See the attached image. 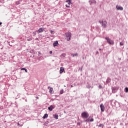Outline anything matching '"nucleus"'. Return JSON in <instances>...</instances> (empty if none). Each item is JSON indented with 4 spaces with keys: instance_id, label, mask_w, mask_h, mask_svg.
<instances>
[{
    "instance_id": "f257e3e1",
    "label": "nucleus",
    "mask_w": 128,
    "mask_h": 128,
    "mask_svg": "<svg viewBox=\"0 0 128 128\" xmlns=\"http://www.w3.org/2000/svg\"><path fill=\"white\" fill-rule=\"evenodd\" d=\"M65 38L69 42V40H70V38H72V34L70 32H68L64 34Z\"/></svg>"
},
{
    "instance_id": "f03ea898",
    "label": "nucleus",
    "mask_w": 128,
    "mask_h": 128,
    "mask_svg": "<svg viewBox=\"0 0 128 128\" xmlns=\"http://www.w3.org/2000/svg\"><path fill=\"white\" fill-rule=\"evenodd\" d=\"M99 22L101 24L102 28H106L108 26V22L106 20H100Z\"/></svg>"
},
{
    "instance_id": "7ed1b4c3",
    "label": "nucleus",
    "mask_w": 128,
    "mask_h": 128,
    "mask_svg": "<svg viewBox=\"0 0 128 128\" xmlns=\"http://www.w3.org/2000/svg\"><path fill=\"white\" fill-rule=\"evenodd\" d=\"M106 40H107V42H108V44H112L113 45L114 42V41L112 40H110V38L106 37L105 38Z\"/></svg>"
},
{
    "instance_id": "20e7f679",
    "label": "nucleus",
    "mask_w": 128,
    "mask_h": 128,
    "mask_svg": "<svg viewBox=\"0 0 128 128\" xmlns=\"http://www.w3.org/2000/svg\"><path fill=\"white\" fill-rule=\"evenodd\" d=\"M82 118H88V114L86 112L82 113Z\"/></svg>"
},
{
    "instance_id": "39448f33",
    "label": "nucleus",
    "mask_w": 128,
    "mask_h": 128,
    "mask_svg": "<svg viewBox=\"0 0 128 128\" xmlns=\"http://www.w3.org/2000/svg\"><path fill=\"white\" fill-rule=\"evenodd\" d=\"M48 89L50 90L49 92L50 94H54V89L52 88L50 86H48Z\"/></svg>"
},
{
    "instance_id": "423d86ee",
    "label": "nucleus",
    "mask_w": 128,
    "mask_h": 128,
    "mask_svg": "<svg viewBox=\"0 0 128 128\" xmlns=\"http://www.w3.org/2000/svg\"><path fill=\"white\" fill-rule=\"evenodd\" d=\"M66 2H67V4H68L66 5V8H70V4L71 2H72V0H67L66 1Z\"/></svg>"
},
{
    "instance_id": "0eeeda50",
    "label": "nucleus",
    "mask_w": 128,
    "mask_h": 128,
    "mask_svg": "<svg viewBox=\"0 0 128 128\" xmlns=\"http://www.w3.org/2000/svg\"><path fill=\"white\" fill-rule=\"evenodd\" d=\"M116 8L118 10H122L124 8L118 5L116 6Z\"/></svg>"
},
{
    "instance_id": "6e6552de",
    "label": "nucleus",
    "mask_w": 128,
    "mask_h": 128,
    "mask_svg": "<svg viewBox=\"0 0 128 128\" xmlns=\"http://www.w3.org/2000/svg\"><path fill=\"white\" fill-rule=\"evenodd\" d=\"M44 28H40L39 30L36 31V32H38V34H40V32H44Z\"/></svg>"
},
{
    "instance_id": "1a4fd4ad",
    "label": "nucleus",
    "mask_w": 128,
    "mask_h": 128,
    "mask_svg": "<svg viewBox=\"0 0 128 128\" xmlns=\"http://www.w3.org/2000/svg\"><path fill=\"white\" fill-rule=\"evenodd\" d=\"M100 108H101V111L102 112H104V104H101L100 105Z\"/></svg>"
},
{
    "instance_id": "9d476101",
    "label": "nucleus",
    "mask_w": 128,
    "mask_h": 128,
    "mask_svg": "<svg viewBox=\"0 0 128 128\" xmlns=\"http://www.w3.org/2000/svg\"><path fill=\"white\" fill-rule=\"evenodd\" d=\"M64 72V68L60 67V74H62Z\"/></svg>"
},
{
    "instance_id": "9b49d317",
    "label": "nucleus",
    "mask_w": 128,
    "mask_h": 128,
    "mask_svg": "<svg viewBox=\"0 0 128 128\" xmlns=\"http://www.w3.org/2000/svg\"><path fill=\"white\" fill-rule=\"evenodd\" d=\"M53 46L54 48H55V46H58V42L56 41L55 42H54L53 43Z\"/></svg>"
},
{
    "instance_id": "f8f14e48",
    "label": "nucleus",
    "mask_w": 128,
    "mask_h": 128,
    "mask_svg": "<svg viewBox=\"0 0 128 128\" xmlns=\"http://www.w3.org/2000/svg\"><path fill=\"white\" fill-rule=\"evenodd\" d=\"M53 108H54V106L52 105L50 106V107L48 108V110H50V112H52Z\"/></svg>"
},
{
    "instance_id": "ddd939ff",
    "label": "nucleus",
    "mask_w": 128,
    "mask_h": 128,
    "mask_svg": "<svg viewBox=\"0 0 128 128\" xmlns=\"http://www.w3.org/2000/svg\"><path fill=\"white\" fill-rule=\"evenodd\" d=\"M86 122H94V118H89L86 120Z\"/></svg>"
},
{
    "instance_id": "4468645a",
    "label": "nucleus",
    "mask_w": 128,
    "mask_h": 128,
    "mask_svg": "<svg viewBox=\"0 0 128 128\" xmlns=\"http://www.w3.org/2000/svg\"><path fill=\"white\" fill-rule=\"evenodd\" d=\"M89 2H90V4H96V2L95 0H90L89 1Z\"/></svg>"
},
{
    "instance_id": "2eb2a0df",
    "label": "nucleus",
    "mask_w": 128,
    "mask_h": 128,
    "mask_svg": "<svg viewBox=\"0 0 128 128\" xmlns=\"http://www.w3.org/2000/svg\"><path fill=\"white\" fill-rule=\"evenodd\" d=\"M54 118H55L56 120H58V114L54 115Z\"/></svg>"
},
{
    "instance_id": "dca6fc26",
    "label": "nucleus",
    "mask_w": 128,
    "mask_h": 128,
    "mask_svg": "<svg viewBox=\"0 0 128 128\" xmlns=\"http://www.w3.org/2000/svg\"><path fill=\"white\" fill-rule=\"evenodd\" d=\"M48 116V115L47 114H44V115L43 116V118H46Z\"/></svg>"
},
{
    "instance_id": "f3484780",
    "label": "nucleus",
    "mask_w": 128,
    "mask_h": 128,
    "mask_svg": "<svg viewBox=\"0 0 128 128\" xmlns=\"http://www.w3.org/2000/svg\"><path fill=\"white\" fill-rule=\"evenodd\" d=\"M21 70H25L26 72H28V70L26 68H21Z\"/></svg>"
},
{
    "instance_id": "a211bd4d",
    "label": "nucleus",
    "mask_w": 128,
    "mask_h": 128,
    "mask_svg": "<svg viewBox=\"0 0 128 128\" xmlns=\"http://www.w3.org/2000/svg\"><path fill=\"white\" fill-rule=\"evenodd\" d=\"M76 56H78V53H75V54H72V56H73V57Z\"/></svg>"
},
{
    "instance_id": "6ab92c4d",
    "label": "nucleus",
    "mask_w": 128,
    "mask_h": 128,
    "mask_svg": "<svg viewBox=\"0 0 128 128\" xmlns=\"http://www.w3.org/2000/svg\"><path fill=\"white\" fill-rule=\"evenodd\" d=\"M60 94H64V89L60 90Z\"/></svg>"
},
{
    "instance_id": "aec40b11",
    "label": "nucleus",
    "mask_w": 128,
    "mask_h": 128,
    "mask_svg": "<svg viewBox=\"0 0 128 128\" xmlns=\"http://www.w3.org/2000/svg\"><path fill=\"white\" fill-rule=\"evenodd\" d=\"M50 34H54V31L52 30H50Z\"/></svg>"
},
{
    "instance_id": "412c9836",
    "label": "nucleus",
    "mask_w": 128,
    "mask_h": 128,
    "mask_svg": "<svg viewBox=\"0 0 128 128\" xmlns=\"http://www.w3.org/2000/svg\"><path fill=\"white\" fill-rule=\"evenodd\" d=\"M60 56H63L64 58V56H66V54H62Z\"/></svg>"
},
{
    "instance_id": "4be33fe9",
    "label": "nucleus",
    "mask_w": 128,
    "mask_h": 128,
    "mask_svg": "<svg viewBox=\"0 0 128 128\" xmlns=\"http://www.w3.org/2000/svg\"><path fill=\"white\" fill-rule=\"evenodd\" d=\"M125 91H126V92H128V88H125Z\"/></svg>"
},
{
    "instance_id": "5701e85b",
    "label": "nucleus",
    "mask_w": 128,
    "mask_h": 128,
    "mask_svg": "<svg viewBox=\"0 0 128 128\" xmlns=\"http://www.w3.org/2000/svg\"><path fill=\"white\" fill-rule=\"evenodd\" d=\"M33 34H34V36H36V32H33Z\"/></svg>"
},
{
    "instance_id": "b1692460",
    "label": "nucleus",
    "mask_w": 128,
    "mask_h": 128,
    "mask_svg": "<svg viewBox=\"0 0 128 128\" xmlns=\"http://www.w3.org/2000/svg\"><path fill=\"white\" fill-rule=\"evenodd\" d=\"M120 46H124V43L122 42H120Z\"/></svg>"
},
{
    "instance_id": "393cba45",
    "label": "nucleus",
    "mask_w": 128,
    "mask_h": 128,
    "mask_svg": "<svg viewBox=\"0 0 128 128\" xmlns=\"http://www.w3.org/2000/svg\"><path fill=\"white\" fill-rule=\"evenodd\" d=\"M16 4H20V1L16 2Z\"/></svg>"
},
{
    "instance_id": "a878e982",
    "label": "nucleus",
    "mask_w": 128,
    "mask_h": 128,
    "mask_svg": "<svg viewBox=\"0 0 128 128\" xmlns=\"http://www.w3.org/2000/svg\"><path fill=\"white\" fill-rule=\"evenodd\" d=\"M98 126L100 127V126H104V125H102V124H100Z\"/></svg>"
},
{
    "instance_id": "bb28decb",
    "label": "nucleus",
    "mask_w": 128,
    "mask_h": 128,
    "mask_svg": "<svg viewBox=\"0 0 128 128\" xmlns=\"http://www.w3.org/2000/svg\"><path fill=\"white\" fill-rule=\"evenodd\" d=\"M50 54H52V51H50Z\"/></svg>"
},
{
    "instance_id": "cd10ccee",
    "label": "nucleus",
    "mask_w": 128,
    "mask_h": 128,
    "mask_svg": "<svg viewBox=\"0 0 128 128\" xmlns=\"http://www.w3.org/2000/svg\"><path fill=\"white\" fill-rule=\"evenodd\" d=\"M38 56H40V54H41V53H40V52H38Z\"/></svg>"
},
{
    "instance_id": "c85d7f7f",
    "label": "nucleus",
    "mask_w": 128,
    "mask_h": 128,
    "mask_svg": "<svg viewBox=\"0 0 128 128\" xmlns=\"http://www.w3.org/2000/svg\"><path fill=\"white\" fill-rule=\"evenodd\" d=\"M99 88H102V86H101V85H99Z\"/></svg>"
},
{
    "instance_id": "c756f323",
    "label": "nucleus",
    "mask_w": 128,
    "mask_h": 128,
    "mask_svg": "<svg viewBox=\"0 0 128 128\" xmlns=\"http://www.w3.org/2000/svg\"><path fill=\"white\" fill-rule=\"evenodd\" d=\"M18 126H20L19 122L18 123Z\"/></svg>"
},
{
    "instance_id": "7c9ffc66",
    "label": "nucleus",
    "mask_w": 128,
    "mask_h": 128,
    "mask_svg": "<svg viewBox=\"0 0 128 128\" xmlns=\"http://www.w3.org/2000/svg\"><path fill=\"white\" fill-rule=\"evenodd\" d=\"M2 24V22H0V24Z\"/></svg>"
},
{
    "instance_id": "2f4dec72",
    "label": "nucleus",
    "mask_w": 128,
    "mask_h": 128,
    "mask_svg": "<svg viewBox=\"0 0 128 128\" xmlns=\"http://www.w3.org/2000/svg\"><path fill=\"white\" fill-rule=\"evenodd\" d=\"M22 126V124L20 125V126Z\"/></svg>"
},
{
    "instance_id": "473e14b6",
    "label": "nucleus",
    "mask_w": 128,
    "mask_h": 128,
    "mask_svg": "<svg viewBox=\"0 0 128 128\" xmlns=\"http://www.w3.org/2000/svg\"><path fill=\"white\" fill-rule=\"evenodd\" d=\"M37 98H38V97H37Z\"/></svg>"
}]
</instances>
